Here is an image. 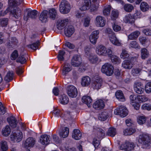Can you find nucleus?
I'll list each match as a JSON object with an SVG mask.
<instances>
[{"label":"nucleus","instance_id":"obj_23","mask_svg":"<svg viewBox=\"0 0 151 151\" xmlns=\"http://www.w3.org/2000/svg\"><path fill=\"white\" fill-rule=\"evenodd\" d=\"M91 83V78L88 76L83 77L81 79V83L83 86H87Z\"/></svg>","mask_w":151,"mask_h":151},{"label":"nucleus","instance_id":"obj_35","mask_svg":"<svg viewBox=\"0 0 151 151\" xmlns=\"http://www.w3.org/2000/svg\"><path fill=\"white\" fill-rule=\"evenodd\" d=\"M141 57L142 59L147 58L149 55V52L145 48H142L141 50Z\"/></svg>","mask_w":151,"mask_h":151},{"label":"nucleus","instance_id":"obj_47","mask_svg":"<svg viewBox=\"0 0 151 151\" xmlns=\"http://www.w3.org/2000/svg\"><path fill=\"white\" fill-rule=\"evenodd\" d=\"M129 48L139 49L140 46L138 43L135 41H133L131 42L129 44Z\"/></svg>","mask_w":151,"mask_h":151},{"label":"nucleus","instance_id":"obj_31","mask_svg":"<svg viewBox=\"0 0 151 151\" xmlns=\"http://www.w3.org/2000/svg\"><path fill=\"white\" fill-rule=\"evenodd\" d=\"M7 120L12 127L14 128L16 127L17 121L14 117L10 116L7 118Z\"/></svg>","mask_w":151,"mask_h":151},{"label":"nucleus","instance_id":"obj_30","mask_svg":"<svg viewBox=\"0 0 151 151\" xmlns=\"http://www.w3.org/2000/svg\"><path fill=\"white\" fill-rule=\"evenodd\" d=\"M48 13L47 11L44 10L41 13L40 17V19L42 22H47L48 17Z\"/></svg>","mask_w":151,"mask_h":151},{"label":"nucleus","instance_id":"obj_54","mask_svg":"<svg viewBox=\"0 0 151 151\" xmlns=\"http://www.w3.org/2000/svg\"><path fill=\"white\" fill-rule=\"evenodd\" d=\"M8 19L7 18H3L0 19V25L2 27L6 26L8 22Z\"/></svg>","mask_w":151,"mask_h":151},{"label":"nucleus","instance_id":"obj_32","mask_svg":"<svg viewBox=\"0 0 151 151\" xmlns=\"http://www.w3.org/2000/svg\"><path fill=\"white\" fill-rule=\"evenodd\" d=\"M72 68L70 65L66 63L63 66L62 72V74L63 75H65L69 72L70 71Z\"/></svg>","mask_w":151,"mask_h":151},{"label":"nucleus","instance_id":"obj_18","mask_svg":"<svg viewBox=\"0 0 151 151\" xmlns=\"http://www.w3.org/2000/svg\"><path fill=\"white\" fill-rule=\"evenodd\" d=\"M74 32V28L71 25L66 27L64 29L65 34L68 37H70L73 34Z\"/></svg>","mask_w":151,"mask_h":151},{"label":"nucleus","instance_id":"obj_40","mask_svg":"<svg viewBox=\"0 0 151 151\" xmlns=\"http://www.w3.org/2000/svg\"><path fill=\"white\" fill-rule=\"evenodd\" d=\"M136 131L135 129L130 128L127 129L124 131V134L125 136L130 135L132 134Z\"/></svg>","mask_w":151,"mask_h":151},{"label":"nucleus","instance_id":"obj_9","mask_svg":"<svg viewBox=\"0 0 151 151\" xmlns=\"http://www.w3.org/2000/svg\"><path fill=\"white\" fill-rule=\"evenodd\" d=\"M67 93L68 96L72 98L76 97L78 94L77 88L74 86L70 85L67 87Z\"/></svg>","mask_w":151,"mask_h":151},{"label":"nucleus","instance_id":"obj_53","mask_svg":"<svg viewBox=\"0 0 151 151\" xmlns=\"http://www.w3.org/2000/svg\"><path fill=\"white\" fill-rule=\"evenodd\" d=\"M111 9L110 5H108L106 6L103 11V13L104 15H109Z\"/></svg>","mask_w":151,"mask_h":151},{"label":"nucleus","instance_id":"obj_24","mask_svg":"<svg viewBox=\"0 0 151 151\" xmlns=\"http://www.w3.org/2000/svg\"><path fill=\"white\" fill-rule=\"evenodd\" d=\"M68 21V19H66L59 22L57 26V28L59 30H62L64 28L65 26L67 24Z\"/></svg>","mask_w":151,"mask_h":151},{"label":"nucleus","instance_id":"obj_26","mask_svg":"<svg viewBox=\"0 0 151 151\" xmlns=\"http://www.w3.org/2000/svg\"><path fill=\"white\" fill-rule=\"evenodd\" d=\"M92 101V100L91 97L87 96H84L82 98V102L87 104L89 107L91 106Z\"/></svg>","mask_w":151,"mask_h":151},{"label":"nucleus","instance_id":"obj_19","mask_svg":"<svg viewBox=\"0 0 151 151\" xmlns=\"http://www.w3.org/2000/svg\"><path fill=\"white\" fill-rule=\"evenodd\" d=\"M50 136L46 134L41 136L40 141L43 145H47L49 144L50 141Z\"/></svg>","mask_w":151,"mask_h":151},{"label":"nucleus","instance_id":"obj_3","mask_svg":"<svg viewBox=\"0 0 151 151\" xmlns=\"http://www.w3.org/2000/svg\"><path fill=\"white\" fill-rule=\"evenodd\" d=\"M102 72L108 76H111L114 73V68L111 64L106 63L102 67Z\"/></svg>","mask_w":151,"mask_h":151},{"label":"nucleus","instance_id":"obj_13","mask_svg":"<svg viewBox=\"0 0 151 151\" xmlns=\"http://www.w3.org/2000/svg\"><path fill=\"white\" fill-rule=\"evenodd\" d=\"M53 113L55 116H60L61 117L67 119L70 118V113H67V114H65L64 115L62 114L61 112L57 108H55L53 110Z\"/></svg>","mask_w":151,"mask_h":151},{"label":"nucleus","instance_id":"obj_12","mask_svg":"<svg viewBox=\"0 0 151 151\" xmlns=\"http://www.w3.org/2000/svg\"><path fill=\"white\" fill-rule=\"evenodd\" d=\"M99 33V30L94 31L92 33L89 37V39L92 44H94L96 43L97 40L99 38L98 35Z\"/></svg>","mask_w":151,"mask_h":151},{"label":"nucleus","instance_id":"obj_4","mask_svg":"<svg viewBox=\"0 0 151 151\" xmlns=\"http://www.w3.org/2000/svg\"><path fill=\"white\" fill-rule=\"evenodd\" d=\"M70 6L69 3L65 0L62 1L60 5V11L63 14L68 13L70 11Z\"/></svg>","mask_w":151,"mask_h":151},{"label":"nucleus","instance_id":"obj_22","mask_svg":"<svg viewBox=\"0 0 151 151\" xmlns=\"http://www.w3.org/2000/svg\"><path fill=\"white\" fill-rule=\"evenodd\" d=\"M72 138L75 140H78L82 137V134L80 130L77 129H74L72 134Z\"/></svg>","mask_w":151,"mask_h":151},{"label":"nucleus","instance_id":"obj_14","mask_svg":"<svg viewBox=\"0 0 151 151\" xmlns=\"http://www.w3.org/2000/svg\"><path fill=\"white\" fill-rule=\"evenodd\" d=\"M105 106L104 101L103 100L101 99L97 100L93 104V107L97 110L103 109Z\"/></svg>","mask_w":151,"mask_h":151},{"label":"nucleus","instance_id":"obj_10","mask_svg":"<svg viewBox=\"0 0 151 151\" xmlns=\"http://www.w3.org/2000/svg\"><path fill=\"white\" fill-rule=\"evenodd\" d=\"M106 22L104 18L101 16H98L96 18L95 23L97 27H102L105 26Z\"/></svg>","mask_w":151,"mask_h":151},{"label":"nucleus","instance_id":"obj_57","mask_svg":"<svg viewBox=\"0 0 151 151\" xmlns=\"http://www.w3.org/2000/svg\"><path fill=\"white\" fill-rule=\"evenodd\" d=\"M120 56L122 58L124 59L128 58L129 56V55L126 50L123 49L122 50Z\"/></svg>","mask_w":151,"mask_h":151},{"label":"nucleus","instance_id":"obj_50","mask_svg":"<svg viewBox=\"0 0 151 151\" xmlns=\"http://www.w3.org/2000/svg\"><path fill=\"white\" fill-rule=\"evenodd\" d=\"M39 45V41H37L36 42L27 45V46L29 48H31L34 50H36L38 49Z\"/></svg>","mask_w":151,"mask_h":151},{"label":"nucleus","instance_id":"obj_58","mask_svg":"<svg viewBox=\"0 0 151 151\" xmlns=\"http://www.w3.org/2000/svg\"><path fill=\"white\" fill-rule=\"evenodd\" d=\"M111 55V60L112 62L114 64L119 63L120 61L118 57L115 55Z\"/></svg>","mask_w":151,"mask_h":151},{"label":"nucleus","instance_id":"obj_61","mask_svg":"<svg viewBox=\"0 0 151 151\" xmlns=\"http://www.w3.org/2000/svg\"><path fill=\"white\" fill-rule=\"evenodd\" d=\"M17 62L23 64L26 62V59L23 55H20L17 60Z\"/></svg>","mask_w":151,"mask_h":151},{"label":"nucleus","instance_id":"obj_59","mask_svg":"<svg viewBox=\"0 0 151 151\" xmlns=\"http://www.w3.org/2000/svg\"><path fill=\"white\" fill-rule=\"evenodd\" d=\"M1 149L3 151H6L8 149L7 142L6 141H2L1 142Z\"/></svg>","mask_w":151,"mask_h":151},{"label":"nucleus","instance_id":"obj_62","mask_svg":"<svg viewBox=\"0 0 151 151\" xmlns=\"http://www.w3.org/2000/svg\"><path fill=\"white\" fill-rule=\"evenodd\" d=\"M118 14V13L117 11L113 10L111 15V19L114 20H115L117 18Z\"/></svg>","mask_w":151,"mask_h":151},{"label":"nucleus","instance_id":"obj_52","mask_svg":"<svg viewBox=\"0 0 151 151\" xmlns=\"http://www.w3.org/2000/svg\"><path fill=\"white\" fill-rule=\"evenodd\" d=\"M11 132L10 127L8 126H6L2 131L3 134L5 136H8Z\"/></svg>","mask_w":151,"mask_h":151},{"label":"nucleus","instance_id":"obj_21","mask_svg":"<svg viewBox=\"0 0 151 151\" xmlns=\"http://www.w3.org/2000/svg\"><path fill=\"white\" fill-rule=\"evenodd\" d=\"M35 140L32 137L28 138L25 141L24 147L27 148L28 147H32L35 144Z\"/></svg>","mask_w":151,"mask_h":151},{"label":"nucleus","instance_id":"obj_44","mask_svg":"<svg viewBox=\"0 0 151 151\" xmlns=\"http://www.w3.org/2000/svg\"><path fill=\"white\" fill-rule=\"evenodd\" d=\"M146 118L144 116H139L137 117V122L139 124H142L146 121Z\"/></svg>","mask_w":151,"mask_h":151},{"label":"nucleus","instance_id":"obj_16","mask_svg":"<svg viewBox=\"0 0 151 151\" xmlns=\"http://www.w3.org/2000/svg\"><path fill=\"white\" fill-rule=\"evenodd\" d=\"M121 146L125 150L130 151L133 149L135 145L133 142H126L122 144Z\"/></svg>","mask_w":151,"mask_h":151},{"label":"nucleus","instance_id":"obj_42","mask_svg":"<svg viewBox=\"0 0 151 151\" xmlns=\"http://www.w3.org/2000/svg\"><path fill=\"white\" fill-rule=\"evenodd\" d=\"M137 102L139 103H142L147 101L148 98L145 95H139L137 96Z\"/></svg>","mask_w":151,"mask_h":151},{"label":"nucleus","instance_id":"obj_63","mask_svg":"<svg viewBox=\"0 0 151 151\" xmlns=\"http://www.w3.org/2000/svg\"><path fill=\"white\" fill-rule=\"evenodd\" d=\"M18 56V51L17 50H14L11 54V58L12 60H15Z\"/></svg>","mask_w":151,"mask_h":151},{"label":"nucleus","instance_id":"obj_1","mask_svg":"<svg viewBox=\"0 0 151 151\" xmlns=\"http://www.w3.org/2000/svg\"><path fill=\"white\" fill-rule=\"evenodd\" d=\"M97 54L100 56L111 57L113 51L111 47L107 49L104 46L100 45L97 46L96 49Z\"/></svg>","mask_w":151,"mask_h":151},{"label":"nucleus","instance_id":"obj_37","mask_svg":"<svg viewBox=\"0 0 151 151\" xmlns=\"http://www.w3.org/2000/svg\"><path fill=\"white\" fill-rule=\"evenodd\" d=\"M47 14L50 18L53 19L55 18L57 14L56 10L53 8L50 9Z\"/></svg>","mask_w":151,"mask_h":151},{"label":"nucleus","instance_id":"obj_46","mask_svg":"<svg viewBox=\"0 0 151 151\" xmlns=\"http://www.w3.org/2000/svg\"><path fill=\"white\" fill-rule=\"evenodd\" d=\"M60 99V102L62 104H67L69 102V99L68 96L65 94L62 95Z\"/></svg>","mask_w":151,"mask_h":151},{"label":"nucleus","instance_id":"obj_60","mask_svg":"<svg viewBox=\"0 0 151 151\" xmlns=\"http://www.w3.org/2000/svg\"><path fill=\"white\" fill-rule=\"evenodd\" d=\"M65 53V52L64 51L62 50H60L59 51L58 56V60L59 61H63L64 60L63 56Z\"/></svg>","mask_w":151,"mask_h":151},{"label":"nucleus","instance_id":"obj_15","mask_svg":"<svg viewBox=\"0 0 151 151\" xmlns=\"http://www.w3.org/2000/svg\"><path fill=\"white\" fill-rule=\"evenodd\" d=\"M13 8L11 11V13L12 16L16 19L19 18L21 16V11L20 9L17 7Z\"/></svg>","mask_w":151,"mask_h":151},{"label":"nucleus","instance_id":"obj_43","mask_svg":"<svg viewBox=\"0 0 151 151\" xmlns=\"http://www.w3.org/2000/svg\"><path fill=\"white\" fill-rule=\"evenodd\" d=\"M108 116L107 112L104 111L101 112L99 114V119L102 121H104L106 120L108 117Z\"/></svg>","mask_w":151,"mask_h":151},{"label":"nucleus","instance_id":"obj_39","mask_svg":"<svg viewBox=\"0 0 151 151\" xmlns=\"http://www.w3.org/2000/svg\"><path fill=\"white\" fill-rule=\"evenodd\" d=\"M88 58L91 63H95L98 60L97 56L92 54H89Z\"/></svg>","mask_w":151,"mask_h":151},{"label":"nucleus","instance_id":"obj_41","mask_svg":"<svg viewBox=\"0 0 151 151\" xmlns=\"http://www.w3.org/2000/svg\"><path fill=\"white\" fill-rule=\"evenodd\" d=\"M18 42V40L15 37H12L9 40L8 45L12 47L17 45Z\"/></svg>","mask_w":151,"mask_h":151},{"label":"nucleus","instance_id":"obj_34","mask_svg":"<svg viewBox=\"0 0 151 151\" xmlns=\"http://www.w3.org/2000/svg\"><path fill=\"white\" fill-rule=\"evenodd\" d=\"M116 98L121 101H124L125 99L122 91L120 90H118L115 93Z\"/></svg>","mask_w":151,"mask_h":151},{"label":"nucleus","instance_id":"obj_2","mask_svg":"<svg viewBox=\"0 0 151 151\" xmlns=\"http://www.w3.org/2000/svg\"><path fill=\"white\" fill-rule=\"evenodd\" d=\"M150 138L149 136L146 134H142L139 135L138 142L141 144L143 148H149L151 145Z\"/></svg>","mask_w":151,"mask_h":151},{"label":"nucleus","instance_id":"obj_11","mask_svg":"<svg viewBox=\"0 0 151 151\" xmlns=\"http://www.w3.org/2000/svg\"><path fill=\"white\" fill-rule=\"evenodd\" d=\"M82 60L80 56L78 55H74L71 60V64L74 67L79 66L82 63Z\"/></svg>","mask_w":151,"mask_h":151},{"label":"nucleus","instance_id":"obj_20","mask_svg":"<svg viewBox=\"0 0 151 151\" xmlns=\"http://www.w3.org/2000/svg\"><path fill=\"white\" fill-rule=\"evenodd\" d=\"M69 133V129L67 127H64L60 129L59 132V134L60 137L66 138Z\"/></svg>","mask_w":151,"mask_h":151},{"label":"nucleus","instance_id":"obj_49","mask_svg":"<svg viewBox=\"0 0 151 151\" xmlns=\"http://www.w3.org/2000/svg\"><path fill=\"white\" fill-rule=\"evenodd\" d=\"M149 7V5L146 2L143 1L141 3L140 8L141 9L142 11L145 12L147 11L148 10Z\"/></svg>","mask_w":151,"mask_h":151},{"label":"nucleus","instance_id":"obj_38","mask_svg":"<svg viewBox=\"0 0 151 151\" xmlns=\"http://www.w3.org/2000/svg\"><path fill=\"white\" fill-rule=\"evenodd\" d=\"M13 73L12 71H9L7 73L4 78V80L7 82H9L13 80Z\"/></svg>","mask_w":151,"mask_h":151},{"label":"nucleus","instance_id":"obj_8","mask_svg":"<svg viewBox=\"0 0 151 151\" xmlns=\"http://www.w3.org/2000/svg\"><path fill=\"white\" fill-rule=\"evenodd\" d=\"M102 84V79L99 77H96L93 79L92 86L94 89L98 90L101 88Z\"/></svg>","mask_w":151,"mask_h":151},{"label":"nucleus","instance_id":"obj_36","mask_svg":"<svg viewBox=\"0 0 151 151\" xmlns=\"http://www.w3.org/2000/svg\"><path fill=\"white\" fill-rule=\"evenodd\" d=\"M23 0H10L9 3L10 5L12 7H16L22 3Z\"/></svg>","mask_w":151,"mask_h":151},{"label":"nucleus","instance_id":"obj_64","mask_svg":"<svg viewBox=\"0 0 151 151\" xmlns=\"http://www.w3.org/2000/svg\"><path fill=\"white\" fill-rule=\"evenodd\" d=\"M141 108L144 110H151V104H144L142 106Z\"/></svg>","mask_w":151,"mask_h":151},{"label":"nucleus","instance_id":"obj_29","mask_svg":"<svg viewBox=\"0 0 151 151\" xmlns=\"http://www.w3.org/2000/svg\"><path fill=\"white\" fill-rule=\"evenodd\" d=\"M140 34V32L138 31H135L129 35L128 37L130 40L136 39Z\"/></svg>","mask_w":151,"mask_h":151},{"label":"nucleus","instance_id":"obj_55","mask_svg":"<svg viewBox=\"0 0 151 151\" xmlns=\"http://www.w3.org/2000/svg\"><path fill=\"white\" fill-rule=\"evenodd\" d=\"M140 43L142 45L145 46L147 42L148 41L147 38L143 36H140L139 38Z\"/></svg>","mask_w":151,"mask_h":151},{"label":"nucleus","instance_id":"obj_28","mask_svg":"<svg viewBox=\"0 0 151 151\" xmlns=\"http://www.w3.org/2000/svg\"><path fill=\"white\" fill-rule=\"evenodd\" d=\"M91 0H84L83 5L80 8V10L81 11H85L89 8L91 6Z\"/></svg>","mask_w":151,"mask_h":151},{"label":"nucleus","instance_id":"obj_33","mask_svg":"<svg viewBox=\"0 0 151 151\" xmlns=\"http://www.w3.org/2000/svg\"><path fill=\"white\" fill-rule=\"evenodd\" d=\"M124 20L126 23L132 24L134 23L135 19L133 16L128 14L125 16Z\"/></svg>","mask_w":151,"mask_h":151},{"label":"nucleus","instance_id":"obj_7","mask_svg":"<svg viewBox=\"0 0 151 151\" xmlns=\"http://www.w3.org/2000/svg\"><path fill=\"white\" fill-rule=\"evenodd\" d=\"M143 84L140 82H135L134 85V91L137 93L141 94L144 92V88Z\"/></svg>","mask_w":151,"mask_h":151},{"label":"nucleus","instance_id":"obj_45","mask_svg":"<svg viewBox=\"0 0 151 151\" xmlns=\"http://www.w3.org/2000/svg\"><path fill=\"white\" fill-rule=\"evenodd\" d=\"M142 70V68H134L132 70L131 74L134 76H137L139 75Z\"/></svg>","mask_w":151,"mask_h":151},{"label":"nucleus","instance_id":"obj_25","mask_svg":"<svg viewBox=\"0 0 151 151\" xmlns=\"http://www.w3.org/2000/svg\"><path fill=\"white\" fill-rule=\"evenodd\" d=\"M110 42L114 45L119 46L121 44L120 42L117 38L115 34L111 35L109 37Z\"/></svg>","mask_w":151,"mask_h":151},{"label":"nucleus","instance_id":"obj_48","mask_svg":"<svg viewBox=\"0 0 151 151\" xmlns=\"http://www.w3.org/2000/svg\"><path fill=\"white\" fill-rule=\"evenodd\" d=\"M107 134L109 136L113 137L116 134V129L114 128H110L108 130Z\"/></svg>","mask_w":151,"mask_h":151},{"label":"nucleus","instance_id":"obj_5","mask_svg":"<svg viewBox=\"0 0 151 151\" xmlns=\"http://www.w3.org/2000/svg\"><path fill=\"white\" fill-rule=\"evenodd\" d=\"M114 113L116 115H119L121 117H124L127 115L128 110L125 107L121 106L114 110Z\"/></svg>","mask_w":151,"mask_h":151},{"label":"nucleus","instance_id":"obj_51","mask_svg":"<svg viewBox=\"0 0 151 151\" xmlns=\"http://www.w3.org/2000/svg\"><path fill=\"white\" fill-rule=\"evenodd\" d=\"M124 10L127 12H130L134 9L133 6L130 4H125L124 6Z\"/></svg>","mask_w":151,"mask_h":151},{"label":"nucleus","instance_id":"obj_6","mask_svg":"<svg viewBox=\"0 0 151 151\" xmlns=\"http://www.w3.org/2000/svg\"><path fill=\"white\" fill-rule=\"evenodd\" d=\"M22 138V133L19 131H17L16 132H12L10 135L11 140L14 142H20Z\"/></svg>","mask_w":151,"mask_h":151},{"label":"nucleus","instance_id":"obj_27","mask_svg":"<svg viewBox=\"0 0 151 151\" xmlns=\"http://www.w3.org/2000/svg\"><path fill=\"white\" fill-rule=\"evenodd\" d=\"M122 66L125 69H130L133 67V64L130 60H125L123 62Z\"/></svg>","mask_w":151,"mask_h":151},{"label":"nucleus","instance_id":"obj_56","mask_svg":"<svg viewBox=\"0 0 151 151\" xmlns=\"http://www.w3.org/2000/svg\"><path fill=\"white\" fill-rule=\"evenodd\" d=\"M145 90L146 93H151V81L146 83L145 87Z\"/></svg>","mask_w":151,"mask_h":151},{"label":"nucleus","instance_id":"obj_17","mask_svg":"<svg viewBox=\"0 0 151 151\" xmlns=\"http://www.w3.org/2000/svg\"><path fill=\"white\" fill-rule=\"evenodd\" d=\"M38 12L36 10H34L29 11L26 16H24V19L26 21L29 18H30L32 19H35L37 18Z\"/></svg>","mask_w":151,"mask_h":151}]
</instances>
